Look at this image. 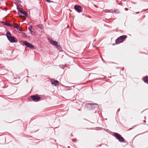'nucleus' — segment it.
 I'll return each instance as SVG.
<instances>
[{"label":"nucleus","mask_w":148,"mask_h":148,"mask_svg":"<svg viewBox=\"0 0 148 148\" xmlns=\"http://www.w3.org/2000/svg\"><path fill=\"white\" fill-rule=\"evenodd\" d=\"M7 37L9 40L11 42H16L17 40L13 36H12L11 34L8 31L6 33Z\"/></svg>","instance_id":"1"},{"label":"nucleus","mask_w":148,"mask_h":148,"mask_svg":"<svg viewBox=\"0 0 148 148\" xmlns=\"http://www.w3.org/2000/svg\"><path fill=\"white\" fill-rule=\"evenodd\" d=\"M127 36L125 35L121 36L117 38L115 40L116 44H118L122 42L126 38Z\"/></svg>","instance_id":"2"},{"label":"nucleus","mask_w":148,"mask_h":148,"mask_svg":"<svg viewBox=\"0 0 148 148\" xmlns=\"http://www.w3.org/2000/svg\"><path fill=\"white\" fill-rule=\"evenodd\" d=\"M114 135L119 142L121 143L124 142V139L120 134L118 133L115 132L114 133Z\"/></svg>","instance_id":"3"},{"label":"nucleus","mask_w":148,"mask_h":148,"mask_svg":"<svg viewBox=\"0 0 148 148\" xmlns=\"http://www.w3.org/2000/svg\"><path fill=\"white\" fill-rule=\"evenodd\" d=\"M53 45L55 46L59 50H61V47L60 45H58V42L55 41H53L50 40L49 41Z\"/></svg>","instance_id":"4"},{"label":"nucleus","mask_w":148,"mask_h":148,"mask_svg":"<svg viewBox=\"0 0 148 148\" xmlns=\"http://www.w3.org/2000/svg\"><path fill=\"white\" fill-rule=\"evenodd\" d=\"M23 44L28 47L31 48H34V46L31 43H30L27 41H25L23 42Z\"/></svg>","instance_id":"5"},{"label":"nucleus","mask_w":148,"mask_h":148,"mask_svg":"<svg viewBox=\"0 0 148 148\" xmlns=\"http://www.w3.org/2000/svg\"><path fill=\"white\" fill-rule=\"evenodd\" d=\"M17 9L19 12L21 14H23L25 16H27V13L25 11H23L22 9L20 8H17Z\"/></svg>","instance_id":"6"},{"label":"nucleus","mask_w":148,"mask_h":148,"mask_svg":"<svg viewBox=\"0 0 148 148\" xmlns=\"http://www.w3.org/2000/svg\"><path fill=\"white\" fill-rule=\"evenodd\" d=\"M87 106L88 105H90L92 109H97L98 108V105L96 103L92 104V103H89L86 104Z\"/></svg>","instance_id":"7"},{"label":"nucleus","mask_w":148,"mask_h":148,"mask_svg":"<svg viewBox=\"0 0 148 148\" xmlns=\"http://www.w3.org/2000/svg\"><path fill=\"white\" fill-rule=\"evenodd\" d=\"M31 97L34 101H38L40 99V97L36 95H32Z\"/></svg>","instance_id":"8"},{"label":"nucleus","mask_w":148,"mask_h":148,"mask_svg":"<svg viewBox=\"0 0 148 148\" xmlns=\"http://www.w3.org/2000/svg\"><path fill=\"white\" fill-rule=\"evenodd\" d=\"M74 9L75 10L78 12H81V7L78 5H75L74 6Z\"/></svg>","instance_id":"9"},{"label":"nucleus","mask_w":148,"mask_h":148,"mask_svg":"<svg viewBox=\"0 0 148 148\" xmlns=\"http://www.w3.org/2000/svg\"><path fill=\"white\" fill-rule=\"evenodd\" d=\"M143 80L144 82L147 84H148V76H145L143 77Z\"/></svg>","instance_id":"10"},{"label":"nucleus","mask_w":148,"mask_h":148,"mask_svg":"<svg viewBox=\"0 0 148 148\" xmlns=\"http://www.w3.org/2000/svg\"><path fill=\"white\" fill-rule=\"evenodd\" d=\"M52 84H55V85H59V83L57 80H54L51 82Z\"/></svg>","instance_id":"11"},{"label":"nucleus","mask_w":148,"mask_h":148,"mask_svg":"<svg viewBox=\"0 0 148 148\" xmlns=\"http://www.w3.org/2000/svg\"><path fill=\"white\" fill-rule=\"evenodd\" d=\"M38 27L40 29H42L43 28V25L42 24H39L37 25Z\"/></svg>","instance_id":"12"},{"label":"nucleus","mask_w":148,"mask_h":148,"mask_svg":"<svg viewBox=\"0 0 148 148\" xmlns=\"http://www.w3.org/2000/svg\"><path fill=\"white\" fill-rule=\"evenodd\" d=\"M3 23H4V25H5L9 26L11 27L12 26V25L10 23H8L5 22H3Z\"/></svg>","instance_id":"13"},{"label":"nucleus","mask_w":148,"mask_h":148,"mask_svg":"<svg viewBox=\"0 0 148 148\" xmlns=\"http://www.w3.org/2000/svg\"><path fill=\"white\" fill-rule=\"evenodd\" d=\"M114 12L116 14H119V11L118 10H114Z\"/></svg>","instance_id":"14"},{"label":"nucleus","mask_w":148,"mask_h":148,"mask_svg":"<svg viewBox=\"0 0 148 148\" xmlns=\"http://www.w3.org/2000/svg\"><path fill=\"white\" fill-rule=\"evenodd\" d=\"M32 26H30V27H28V29L30 31H31L32 30H31L32 29Z\"/></svg>","instance_id":"15"},{"label":"nucleus","mask_w":148,"mask_h":148,"mask_svg":"<svg viewBox=\"0 0 148 148\" xmlns=\"http://www.w3.org/2000/svg\"><path fill=\"white\" fill-rule=\"evenodd\" d=\"M30 32L31 34L32 35H33L34 34H35V32H33V31H32V30H31V31H30Z\"/></svg>","instance_id":"16"},{"label":"nucleus","mask_w":148,"mask_h":148,"mask_svg":"<svg viewBox=\"0 0 148 148\" xmlns=\"http://www.w3.org/2000/svg\"><path fill=\"white\" fill-rule=\"evenodd\" d=\"M14 27L17 30H19L20 31H21V30H20V29H19V27Z\"/></svg>","instance_id":"17"},{"label":"nucleus","mask_w":148,"mask_h":148,"mask_svg":"<svg viewBox=\"0 0 148 148\" xmlns=\"http://www.w3.org/2000/svg\"><path fill=\"white\" fill-rule=\"evenodd\" d=\"M46 1H47V2L49 3H51V2H52L50 0H45Z\"/></svg>","instance_id":"18"},{"label":"nucleus","mask_w":148,"mask_h":148,"mask_svg":"<svg viewBox=\"0 0 148 148\" xmlns=\"http://www.w3.org/2000/svg\"><path fill=\"white\" fill-rule=\"evenodd\" d=\"M120 110V108H119V109H118V110H117V111H118V112H119V110Z\"/></svg>","instance_id":"19"},{"label":"nucleus","mask_w":148,"mask_h":148,"mask_svg":"<svg viewBox=\"0 0 148 148\" xmlns=\"http://www.w3.org/2000/svg\"><path fill=\"white\" fill-rule=\"evenodd\" d=\"M18 2L20 3L21 2V1H18Z\"/></svg>","instance_id":"20"},{"label":"nucleus","mask_w":148,"mask_h":148,"mask_svg":"<svg viewBox=\"0 0 148 148\" xmlns=\"http://www.w3.org/2000/svg\"><path fill=\"white\" fill-rule=\"evenodd\" d=\"M126 9V8H125V10H127V9Z\"/></svg>","instance_id":"21"}]
</instances>
